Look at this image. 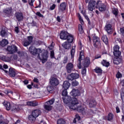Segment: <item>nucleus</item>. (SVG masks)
<instances>
[{
	"mask_svg": "<svg viewBox=\"0 0 124 124\" xmlns=\"http://www.w3.org/2000/svg\"><path fill=\"white\" fill-rule=\"evenodd\" d=\"M0 35L2 37H6L7 36V32L5 30H2L0 32Z\"/></svg>",
	"mask_w": 124,
	"mask_h": 124,
	"instance_id": "7c9ffc66",
	"label": "nucleus"
},
{
	"mask_svg": "<svg viewBox=\"0 0 124 124\" xmlns=\"http://www.w3.org/2000/svg\"><path fill=\"white\" fill-rule=\"evenodd\" d=\"M112 13L113 15H115V17H117L118 14H119V10L116 8H112Z\"/></svg>",
	"mask_w": 124,
	"mask_h": 124,
	"instance_id": "c85d7f7f",
	"label": "nucleus"
},
{
	"mask_svg": "<svg viewBox=\"0 0 124 124\" xmlns=\"http://www.w3.org/2000/svg\"><path fill=\"white\" fill-rule=\"evenodd\" d=\"M78 31L81 34H82V33L84 32V30H83V26H82V25L81 24L78 25Z\"/></svg>",
	"mask_w": 124,
	"mask_h": 124,
	"instance_id": "e433bc0d",
	"label": "nucleus"
},
{
	"mask_svg": "<svg viewBox=\"0 0 124 124\" xmlns=\"http://www.w3.org/2000/svg\"><path fill=\"white\" fill-rule=\"evenodd\" d=\"M15 31L16 33H19V32L20 31L19 30V27H16L15 28Z\"/></svg>",
	"mask_w": 124,
	"mask_h": 124,
	"instance_id": "13d9d810",
	"label": "nucleus"
},
{
	"mask_svg": "<svg viewBox=\"0 0 124 124\" xmlns=\"http://www.w3.org/2000/svg\"><path fill=\"white\" fill-rule=\"evenodd\" d=\"M32 39H33V38L31 36H29L27 37L28 41H29L31 44V42H32Z\"/></svg>",
	"mask_w": 124,
	"mask_h": 124,
	"instance_id": "de8ad7c7",
	"label": "nucleus"
},
{
	"mask_svg": "<svg viewBox=\"0 0 124 124\" xmlns=\"http://www.w3.org/2000/svg\"><path fill=\"white\" fill-rule=\"evenodd\" d=\"M113 119H114V115L111 113H109L108 115V121L111 122V121L113 120Z\"/></svg>",
	"mask_w": 124,
	"mask_h": 124,
	"instance_id": "c9c22d12",
	"label": "nucleus"
},
{
	"mask_svg": "<svg viewBox=\"0 0 124 124\" xmlns=\"http://www.w3.org/2000/svg\"><path fill=\"white\" fill-rule=\"evenodd\" d=\"M81 50V51L79 52V57L78 58L79 62H80V61H82L83 59L85 58V55H84V51H83V49Z\"/></svg>",
	"mask_w": 124,
	"mask_h": 124,
	"instance_id": "cd10ccee",
	"label": "nucleus"
},
{
	"mask_svg": "<svg viewBox=\"0 0 124 124\" xmlns=\"http://www.w3.org/2000/svg\"><path fill=\"white\" fill-rule=\"evenodd\" d=\"M68 61V58H67V57H65L63 61V63H67Z\"/></svg>",
	"mask_w": 124,
	"mask_h": 124,
	"instance_id": "864d4df0",
	"label": "nucleus"
},
{
	"mask_svg": "<svg viewBox=\"0 0 124 124\" xmlns=\"http://www.w3.org/2000/svg\"><path fill=\"white\" fill-rule=\"evenodd\" d=\"M57 124H65V121L63 119H60L57 120Z\"/></svg>",
	"mask_w": 124,
	"mask_h": 124,
	"instance_id": "4c0bfd02",
	"label": "nucleus"
},
{
	"mask_svg": "<svg viewBox=\"0 0 124 124\" xmlns=\"http://www.w3.org/2000/svg\"><path fill=\"white\" fill-rule=\"evenodd\" d=\"M56 20L57 21H58L59 23H61V17L60 16H57Z\"/></svg>",
	"mask_w": 124,
	"mask_h": 124,
	"instance_id": "0e129e2a",
	"label": "nucleus"
},
{
	"mask_svg": "<svg viewBox=\"0 0 124 124\" xmlns=\"http://www.w3.org/2000/svg\"><path fill=\"white\" fill-rule=\"evenodd\" d=\"M35 0H28L29 4L31 6H33V3Z\"/></svg>",
	"mask_w": 124,
	"mask_h": 124,
	"instance_id": "09e8293b",
	"label": "nucleus"
},
{
	"mask_svg": "<svg viewBox=\"0 0 124 124\" xmlns=\"http://www.w3.org/2000/svg\"><path fill=\"white\" fill-rule=\"evenodd\" d=\"M95 8H98L99 11L103 12L106 10V5H105L104 3H103L102 1L101 0H98L95 2V5H94V9Z\"/></svg>",
	"mask_w": 124,
	"mask_h": 124,
	"instance_id": "20e7f679",
	"label": "nucleus"
},
{
	"mask_svg": "<svg viewBox=\"0 0 124 124\" xmlns=\"http://www.w3.org/2000/svg\"><path fill=\"white\" fill-rule=\"evenodd\" d=\"M86 3H89L88 5V9L89 11L93 12L94 9V6L95 5V0H85Z\"/></svg>",
	"mask_w": 124,
	"mask_h": 124,
	"instance_id": "39448f33",
	"label": "nucleus"
},
{
	"mask_svg": "<svg viewBox=\"0 0 124 124\" xmlns=\"http://www.w3.org/2000/svg\"><path fill=\"white\" fill-rule=\"evenodd\" d=\"M114 52H117L118 51H120V46L118 45H116L113 47Z\"/></svg>",
	"mask_w": 124,
	"mask_h": 124,
	"instance_id": "49530a36",
	"label": "nucleus"
},
{
	"mask_svg": "<svg viewBox=\"0 0 124 124\" xmlns=\"http://www.w3.org/2000/svg\"><path fill=\"white\" fill-rule=\"evenodd\" d=\"M33 82H34L35 83H38V82H39V80H38V78H34L33 79Z\"/></svg>",
	"mask_w": 124,
	"mask_h": 124,
	"instance_id": "e2e57ef3",
	"label": "nucleus"
},
{
	"mask_svg": "<svg viewBox=\"0 0 124 124\" xmlns=\"http://www.w3.org/2000/svg\"><path fill=\"white\" fill-rule=\"evenodd\" d=\"M116 113H120L121 111L120 110V108L118 107H116Z\"/></svg>",
	"mask_w": 124,
	"mask_h": 124,
	"instance_id": "338daca9",
	"label": "nucleus"
},
{
	"mask_svg": "<svg viewBox=\"0 0 124 124\" xmlns=\"http://www.w3.org/2000/svg\"><path fill=\"white\" fill-rule=\"evenodd\" d=\"M29 51L32 55H38V58L42 60V63H44L48 59V53L45 52L42 54V59L40 58L39 54L42 53V50L41 48H36L35 47L31 46L29 47Z\"/></svg>",
	"mask_w": 124,
	"mask_h": 124,
	"instance_id": "f03ea898",
	"label": "nucleus"
},
{
	"mask_svg": "<svg viewBox=\"0 0 124 124\" xmlns=\"http://www.w3.org/2000/svg\"><path fill=\"white\" fill-rule=\"evenodd\" d=\"M49 83L51 86L53 87H55L56 86H58L59 85V80L56 78H50Z\"/></svg>",
	"mask_w": 124,
	"mask_h": 124,
	"instance_id": "1a4fd4ad",
	"label": "nucleus"
},
{
	"mask_svg": "<svg viewBox=\"0 0 124 124\" xmlns=\"http://www.w3.org/2000/svg\"><path fill=\"white\" fill-rule=\"evenodd\" d=\"M105 30L108 32V34H112L113 30L112 29V25L110 24H107L105 26Z\"/></svg>",
	"mask_w": 124,
	"mask_h": 124,
	"instance_id": "9b49d317",
	"label": "nucleus"
},
{
	"mask_svg": "<svg viewBox=\"0 0 124 124\" xmlns=\"http://www.w3.org/2000/svg\"><path fill=\"white\" fill-rule=\"evenodd\" d=\"M4 13H5V14H8V15H9L11 14L12 12V8L9 7L3 10Z\"/></svg>",
	"mask_w": 124,
	"mask_h": 124,
	"instance_id": "a878e982",
	"label": "nucleus"
},
{
	"mask_svg": "<svg viewBox=\"0 0 124 124\" xmlns=\"http://www.w3.org/2000/svg\"><path fill=\"white\" fill-rule=\"evenodd\" d=\"M30 44H31V43L27 40L24 41L23 43V46L27 47V46H29Z\"/></svg>",
	"mask_w": 124,
	"mask_h": 124,
	"instance_id": "c03bdc74",
	"label": "nucleus"
},
{
	"mask_svg": "<svg viewBox=\"0 0 124 124\" xmlns=\"http://www.w3.org/2000/svg\"><path fill=\"white\" fill-rule=\"evenodd\" d=\"M120 31L121 34L124 36V27L120 28Z\"/></svg>",
	"mask_w": 124,
	"mask_h": 124,
	"instance_id": "4d7b16f0",
	"label": "nucleus"
},
{
	"mask_svg": "<svg viewBox=\"0 0 124 124\" xmlns=\"http://www.w3.org/2000/svg\"><path fill=\"white\" fill-rule=\"evenodd\" d=\"M32 113H34V115L36 116V118H37L41 114V111L39 109H35L32 111Z\"/></svg>",
	"mask_w": 124,
	"mask_h": 124,
	"instance_id": "c756f323",
	"label": "nucleus"
},
{
	"mask_svg": "<svg viewBox=\"0 0 124 124\" xmlns=\"http://www.w3.org/2000/svg\"><path fill=\"white\" fill-rule=\"evenodd\" d=\"M7 51L9 52V54H14V53H16L18 51V47L15 45L9 46L7 47Z\"/></svg>",
	"mask_w": 124,
	"mask_h": 124,
	"instance_id": "0eeeda50",
	"label": "nucleus"
},
{
	"mask_svg": "<svg viewBox=\"0 0 124 124\" xmlns=\"http://www.w3.org/2000/svg\"><path fill=\"white\" fill-rule=\"evenodd\" d=\"M8 44V40L4 39L2 40V41L0 42V45L2 47H4V46H6Z\"/></svg>",
	"mask_w": 124,
	"mask_h": 124,
	"instance_id": "bb28decb",
	"label": "nucleus"
},
{
	"mask_svg": "<svg viewBox=\"0 0 124 124\" xmlns=\"http://www.w3.org/2000/svg\"><path fill=\"white\" fill-rule=\"evenodd\" d=\"M91 63L89 57H86L82 62V65L84 67H88Z\"/></svg>",
	"mask_w": 124,
	"mask_h": 124,
	"instance_id": "2eb2a0df",
	"label": "nucleus"
},
{
	"mask_svg": "<svg viewBox=\"0 0 124 124\" xmlns=\"http://www.w3.org/2000/svg\"><path fill=\"white\" fill-rule=\"evenodd\" d=\"M78 47H79L80 50L83 49H82L83 46H82V42H81V41H79L78 42Z\"/></svg>",
	"mask_w": 124,
	"mask_h": 124,
	"instance_id": "603ef678",
	"label": "nucleus"
},
{
	"mask_svg": "<svg viewBox=\"0 0 124 124\" xmlns=\"http://www.w3.org/2000/svg\"><path fill=\"white\" fill-rule=\"evenodd\" d=\"M66 8V3L65 2H63L61 3L59 6V10L63 12Z\"/></svg>",
	"mask_w": 124,
	"mask_h": 124,
	"instance_id": "412c9836",
	"label": "nucleus"
},
{
	"mask_svg": "<svg viewBox=\"0 0 124 124\" xmlns=\"http://www.w3.org/2000/svg\"><path fill=\"white\" fill-rule=\"evenodd\" d=\"M75 118L77 119L78 122H79L81 120V117H80L78 114L76 115Z\"/></svg>",
	"mask_w": 124,
	"mask_h": 124,
	"instance_id": "6e6d98bb",
	"label": "nucleus"
},
{
	"mask_svg": "<svg viewBox=\"0 0 124 124\" xmlns=\"http://www.w3.org/2000/svg\"><path fill=\"white\" fill-rule=\"evenodd\" d=\"M122 77L123 76L122 75V74L120 73V72H118L116 75V77L118 79H119V78H122Z\"/></svg>",
	"mask_w": 124,
	"mask_h": 124,
	"instance_id": "8fccbe9b",
	"label": "nucleus"
},
{
	"mask_svg": "<svg viewBox=\"0 0 124 124\" xmlns=\"http://www.w3.org/2000/svg\"><path fill=\"white\" fill-rule=\"evenodd\" d=\"M66 40L67 41V42L71 44L73 42V40H74V37L72 35H68Z\"/></svg>",
	"mask_w": 124,
	"mask_h": 124,
	"instance_id": "5701e85b",
	"label": "nucleus"
},
{
	"mask_svg": "<svg viewBox=\"0 0 124 124\" xmlns=\"http://www.w3.org/2000/svg\"><path fill=\"white\" fill-rule=\"evenodd\" d=\"M3 104L6 108V110L9 111L11 109L12 112L14 113L22 110L23 107H24L23 105H14V104H10L9 102H7V101H4Z\"/></svg>",
	"mask_w": 124,
	"mask_h": 124,
	"instance_id": "7ed1b4c3",
	"label": "nucleus"
},
{
	"mask_svg": "<svg viewBox=\"0 0 124 124\" xmlns=\"http://www.w3.org/2000/svg\"><path fill=\"white\" fill-rule=\"evenodd\" d=\"M121 84L122 86L124 87V79L121 80Z\"/></svg>",
	"mask_w": 124,
	"mask_h": 124,
	"instance_id": "774afa93",
	"label": "nucleus"
},
{
	"mask_svg": "<svg viewBox=\"0 0 124 124\" xmlns=\"http://www.w3.org/2000/svg\"><path fill=\"white\" fill-rule=\"evenodd\" d=\"M86 102H87L90 108L95 107V106L96 105V102L94 100H93V99H91L90 100H88L86 101Z\"/></svg>",
	"mask_w": 124,
	"mask_h": 124,
	"instance_id": "4468645a",
	"label": "nucleus"
},
{
	"mask_svg": "<svg viewBox=\"0 0 124 124\" xmlns=\"http://www.w3.org/2000/svg\"><path fill=\"white\" fill-rule=\"evenodd\" d=\"M50 58L55 59V51L54 50L50 51Z\"/></svg>",
	"mask_w": 124,
	"mask_h": 124,
	"instance_id": "a18cd8bd",
	"label": "nucleus"
},
{
	"mask_svg": "<svg viewBox=\"0 0 124 124\" xmlns=\"http://www.w3.org/2000/svg\"><path fill=\"white\" fill-rule=\"evenodd\" d=\"M74 67V65L72 63H68L66 67L67 71L68 73H71V71L73 70V68Z\"/></svg>",
	"mask_w": 124,
	"mask_h": 124,
	"instance_id": "f3484780",
	"label": "nucleus"
},
{
	"mask_svg": "<svg viewBox=\"0 0 124 124\" xmlns=\"http://www.w3.org/2000/svg\"><path fill=\"white\" fill-rule=\"evenodd\" d=\"M76 49V45H75L74 46H72V48L70 51V55H71V59L72 60V62L74 61V57L75 56V52Z\"/></svg>",
	"mask_w": 124,
	"mask_h": 124,
	"instance_id": "a211bd4d",
	"label": "nucleus"
},
{
	"mask_svg": "<svg viewBox=\"0 0 124 124\" xmlns=\"http://www.w3.org/2000/svg\"><path fill=\"white\" fill-rule=\"evenodd\" d=\"M56 8V4H53L52 6H50V10H54Z\"/></svg>",
	"mask_w": 124,
	"mask_h": 124,
	"instance_id": "bf43d9fd",
	"label": "nucleus"
},
{
	"mask_svg": "<svg viewBox=\"0 0 124 124\" xmlns=\"http://www.w3.org/2000/svg\"><path fill=\"white\" fill-rule=\"evenodd\" d=\"M68 35V32L67 31H61L60 33V38L62 40H66V38H67Z\"/></svg>",
	"mask_w": 124,
	"mask_h": 124,
	"instance_id": "f8f14e48",
	"label": "nucleus"
},
{
	"mask_svg": "<svg viewBox=\"0 0 124 124\" xmlns=\"http://www.w3.org/2000/svg\"><path fill=\"white\" fill-rule=\"evenodd\" d=\"M62 95L64 103L67 104L70 109L77 110L79 113H82V115H86L87 114V108L80 106L77 98L71 97V96L67 95V89L63 90Z\"/></svg>",
	"mask_w": 124,
	"mask_h": 124,
	"instance_id": "f257e3e1",
	"label": "nucleus"
},
{
	"mask_svg": "<svg viewBox=\"0 0 124 124\" xmlns=\"http://www.w3.org/2000/svg\"><path fill=\"white\" fill-rule=\"evenodd\" d=\"M113 54L115 57H120L122 55V52L120 50L117 51H113Z\"/></svg>",
	"mask_w": 124,
	"mask_h": 124,
	"instance_id": "58836bf2",
	"label": "nucleus"
},
{
	"mask_svg": "<svg viewBox=\"0 0 124 124\" xmlns=\"http://www.w3.org/2000/svg\"><path fill=\"white\" fill-rule=\"evenodd\" d=\"M46 89L47 91L50 93H52V91H54V87H53V86H48Z\"/></svg>",
	"mask_w": 124,
	"mask_h": 124,
	"instance_id": "a19ab883",
	"label": "nucleus"
},
{
	"mask_svg": "<svg viewBox=\"0 0 124 124\" xmlns=\"http://www.w3.org/2000/svg\"><path fill=\"white\" fill-rule=\"evenodd\" d=\"M121 96L122 102L124 103V88L122 89L121 90Z\"/></svg>",
	"mask_w": 124,
	"mask_h": 124,
	"instance_id": "ea45409f",
	"label": "nucleus"
},
{
	"mask_svg": "<svg viewBox=\"0 0 124 124\" xmlns=\"http://www.w3.org/2000/svg\"><path fill=\"white\" fill-rule=\"evenodd\" d=\"M70 94L74 97L79 96L80 95V91L78 89H73L70 93Z\"/></svg>",
	"mask_w": 124,
	"mask_h": 124,
	"instance_id": "dca6fc26",
	"label": "nucleus"
},
{
	"mask_svg": "<svg viewBox=\"0 0 124 124\" xmlns=\"http://www.w3.org/2000/svg\"><path fill=\"white\" fill-rule=\"evenodd\" d=\"M39 5L35 7V8H40L41 7V1H39Z\"/></svg>",
	"mask_w": 124,
	"mask_h": 124,
	"instance_id": "052dcab7",
	"label": "nucleus"
},
{
	"mask_svg": "<svg viewBox=\"0 0 124 124\" xmlns=\"http://www.w3.org/2000/svg\"><path fill=\"white\" fill-rule=\"evenodd\" d=\"M101 63L102 65H103V66H106V67H108V66L110 65V63H109L108 62H107L105 60H103Z\"/></svg>",
	"mask_w": 124,
	"mask_h": 124,
	"instance_id": "473e14b6",
	"label": "nucleus"
},
{
	"mask_svg": "<svg viewBox=\"0 0 124 124\" xmlns=\"http://www.w3.org/2000/svg\"><path fill=\"white\" fill-rule=\"evenodd\" d=\"M15 16L16 20H17L18 22H21V21L24 20V16L23 15V13L21 12L16 13Z\"/></svg>",
	"mask_w": 124,
	"mask_h": 124,
	"instance_id": "9d476101",
	"label": "nucleus"
},
{
	"mask_svg": "<svg viewBox=\"0 0 124 124\" xmlns=\"http://www.w3.org/2000/svg\"><path fill=\"white\" fill-rule=\"evenodd\" d=\"M70 86V83L68 81H64L63 86H62L64 90H67Z\"/></svg>",
	"mask_w": 124,
	"mask_h": 124,
	"instance_id": "393cba45",
	"label": "nucleus"
},
{
	"mask_svg": "<svg viewBox=\"0 0 124 124\" xmlns=\"http://www.w3.org/2000/svg\"><path fill=\"white\" fill-rule=\"evenodd\" d=\"M80 76L79 74L76 73H72L69 75L67 77L68 80H70L71 81H73L75 79H78Z\"/></svg>",
	"mask_w": 124,
	"mask_h": 124,
	"instance_id": "6e6552de",
	"label": "nucleus"
},
{
	"mask_svg": "<svg viewBox=\"0 0 124 124\" xmlns=\"http://www.w3.org/2000/svg\"><path fill=\"white\" fill-rule=\"evenodd\" d=\"M94 70L96 73H100L101 74L102 73V69L100 67H96Z\"/></svg>",
	"mask_w": 124,
	"mask_h": 124,
	"instance_id": "f704fd0d",
	"label": "nucleus"
},
{
	"mask_svg": "<svg viewBox=\"0 0 124 124\" xmlns=\"http://www.w3.org/2000/svg\"><path fill=\"white\" fill-rule=\"evenodd\" d=\"M102 40L103 42L106 44V45L108 44V38H107V36H106V35H103L102 36Z\"/></svg>",
	"mask_w": 124,
	"mask_h": 124,
	"instance_id": "2f4dec72",
	"label": "nucleus"
},
{
	"mask_svg": "<svg viewBox=\"0 0 124 124\" xmlns=\"http://www.w3.org/2000/svg\"><path fill=\"white\" fill-rule=\"evenodd\" d=\"M93 42L95 47H97V43L99 42V38L98 37L94 36L93 37Z\"/></svg>",
	"mask_w": 124,
	"mask_h": 124,
	"instance_id": "b1692460",
	"label": "nucleus"
},
{
	"mask_svg": "<svg viewBox=\"0 0 124 124\" xmlns=\"http://www.w3.org/2000/svg\"><path fill=\"white\" fill-rule=\"evenodd\" d=\"M122 60L120 59V58H117L116 59H114L113 61V63L114 64H120V63L121 62Z\"/></svg>",
	"mask_w": 124,
	"mask_h": 124,
	"instance_id": "72a5a7b5",
	"label": "nucleus"
},
{
	"mask_svg": "<svg viewBox=\"0 0 124 124\" xmlns=\"http://www.w3.org/2000/svg\"><path fill=\"white\" fill-rule=\"evenodd\" d=\"M86 73H87V69L84 67L82 69L81 74L83 76H86Z\"/></svg>",
	"mask_w": 124,
	"mask_h": 124,
	"instance_id": "37998d69",
	"label": "nucleus"
},
{
	"mask_svg": "<svg viewBox=\"0 0 124 124\" xmlns=\"http://www.w3.org/2000/svg\"><path fill=\"white\" fill-rule=\"evenodd\" d=\"M72 85L73 87H77L79 85V82L77 80H74L72 82Z\"/></svg>",
	"mask_w": 124,
	"mask_h": 124,
	"instance_id": "79ce46f5",
	"label": "nucleus"
},
{
	"mask_svg": "<svg viewBox=\"0 0 124 124\" xmlns=\"http://www.w3.org/2000/svg\"><path fill=\"white\" fill-rule=\"evenodd\" d=\"M0 124H8V123L2 121L0 120Z\"/></svg>",
	"mask_w": 124,
	"mask_h": 124,
	"instance_id": "69168bd1",
	"label": "nucleus"
},
{
	"mask_svg": "<svg viewBox=\"0 0 124 124\" xmlns=\"http://www.w3.org/2000/svg\"><path fill=\"white\" fill-rule=\"evenodd\" d=\"M62 46L63 48H64V49L69 50V49H70V48H71V44L67 41H66L62 44Z\"/></svg>",
	"mask_w": 124,
	"mask_h": 124,
	"instance_id": "6ab92c4d",
	"label": "nucleus"
},
{
	"mask_svg": "<svg viewBox=\"0 0 124 124\" xmlns=\"http://www.w3.org/2000/svg\"><path fill=\"white\" fill-rule=\"evenodd\" d=\"M35 112H31V115H29L28 119L31 123L34 122L36 120V115L34 114Z\"/></svg>",
	"mask_w": 124,
	"mask_h": 124,
	"instance_id": "aec40b11",
	"label": "nucleus"
},
{
	"mask_svg": "<svg viewBox=\"0 0 124 124\" xmlns=\"http://www.w3.org/2000/svg\"><path fill=\"white\" fill-rule=\"evenodd\" d=\"M27 105H28L29 106H32V107L37 106V105H38V102L35 101L27 102Z\"/></svg>",
	"mask_w": 124,
	"mask_h": 124,
	"instance_id": "4be33fe9",
	"label": "nucleus"
},
{
	"mask_svg": "<svg viewBox=\"0 0 124 124\" xmlns=\"http://www.w3.org/2000/svg\"><path fill=\"white\" fill-rule=\"evenodd\" d=\"M55 102V98H52L50 100L46 102L44 105V108L47 111H51L52 110V104H54Z\"/></svg>",
	"mask_w": 124,
	"mask_h": 124,
	"instance_id": "423d86ee",
	"label": "nucleus"
},
{
	"mask_svg": "<svg viewBox=\"0 0 124 124\" xmlns=\"http://www.w3.org/2000/svg\"><path fill=\"white\" fill-rule=\"evenodd\" d=\"M48 48L49 50H53L54 49V46L53 45V44H51L49 46Z\"/></svg>",
	"mask_w": 124,
	"mask_h": 124,
	"instance_id": "680f3d73",
	"label": "nucleus"
},
{
	"mask_svg": "<svg viewBox=\"0 0 124 124\" xmlns=\"http://www.w3.org/2000/svg\"><path fill=\"white\" fill-rule=\"evenodd\" d=\"M9 75L10 77H12L13 78H14V77H15V76H16V70H15V69L12 68V67H10L9 69Z\"/></svg>",
	"mask_w": 124,
	"mask_h": 124,
	"instance_id": "ddd939ff",
	"label": "nucleus"
},
{
	"mask_svg": "<svg viewBox=\"0 0 124 124\" xmlns=\"http://www.w3.org/2000/svg\"><path fill=\"white\" fill-rule=\"evenodd\" d=\"M78 17L80 22H81V23H84V20H83V18L80 14H78Z\"/></svg>",
	"mask_w": 124,
	"mask_h": 124,
	"instance_id": "5fc2aeb1",
	"label": "nucleus"
},
{
	"mask_svg": "<svg viewBox=\"0 0 124 124\" xmlns=\"http://www.w3.org/2000/svg\"><path fill=\"white\" fill-rule=\"evenodd\" d=\"M36 15L37 16H38V17H41L42 18H43L44 17V16H43L42 14H41V13H40V12H37L36 13Z\"/></svg>",
	"mask_w": 124,
	"mask_h": 124,
	"instance_id": "3c124183",
	"label": "nucleus"
}]
</instances>
